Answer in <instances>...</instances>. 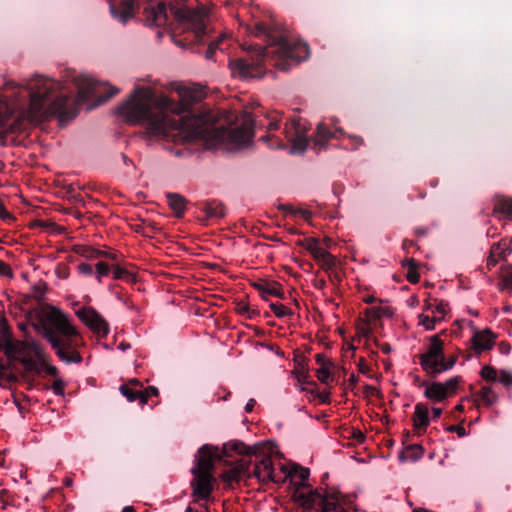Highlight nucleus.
I'll list each match as a JSON object with an SVG mask.
<instances>
[{
  "instance_id": "obj_43",
  "label": "nucleus",
  "mask_w": 512,
  "mask_h": 512,
  "mask_svg": "<svg viewBox=\"0 0 512 512\" xmlns=\"http://www.w3.org/2000/svg\"><path fill=\"white\" fill-rule=\"evenodd\" d=\"M51 388L55 395H64L65 384L61 379H55L51 385Z\"/></svg>"
},
{
  "instance_id": "obj_7",
  "label": "nucleus",
  "mask_w": 512,
  "mask_h": 512,
  "mask_svg": "<svg viewBox=\"0 0 512 512\" xmlns=\"http://www.w3.org/2000/svg\"><path fill=\"white\" fill-rule=\"evenodd\" d=\"M457 359L456 354L445 355L444 341L436 334L429 337L425 351L419 355V364L426 374L436 376L452 369Z\"/></svg>"
},
{
  "instance_id": "obj_18",
  "label": "nucleus",
  "mask_w": 512,
  "mask_h": 512,
  "mask_svg": "<svg viewBox=\"0 0 512 512\" xmlns=\"http://www.w3.org/2000/svg\"><path fill=\"white\" fill-rule=\"evenodd\" d=\"M254 135L252 127L246 123L230 129L227 132V139L236 146H243L250 142Z\"/></svg>"
},
{
  "instance_id": "obj_6",
  "label": "nucleus",
  "mask_w": 512,
  "mask_h": 512,
  "mask_svg": "<svg viewBox=\"0 0 512 512\" xmlns=\"http://www.w3.org/2000/svg\"><path fill=\"white\" fill-rule=\"evenodd\" d=\"M4 352L9 360L19 361L28 372H39V365L45 364V350L35 340H16L0 314V353Z\"/></svg>"
},
{
  "instance_id": "obj_10",
  "label": "nucleus",
  "mask_w": 512,
  "mask_h": 512,
  "mask_svg": "<svg viewBox=\"0 0 512 512\" xmlns=\"http://www.w3.org/2000/svg\"><path fill=\"white\" fill-rule=\"evenodd\" d=\"M461 382V378L459 376L452 377L445 382H426L422 381L419 384V387L424 388V396L426 399L439 403L447 399L448 397L453 396L457 388Z\"/></svg>"
},
{
  "instance_id": "obj_24",
  "label": "nucleus",
  "mask_w": 512,
  "mask_h": 512,
  "mask_svg": "<svg viewBox=\"0 0 512 512\" xmlns=\"http://www.w3.org/2000/svg\"><path fill=\"white\" fill-rule=\"evenodd\" d=\"M207 218H223L226 215V207L221 201L212 200L206 202L202 208Z\"/></svg>"
},
{
  "instance_id": "obj_52",
  "label": "nucleus",
  "mask_w": 512,
  "mask_h": 512,
  "mask_svg": "<svg viewBox=\"0 0 512 512\" xmlns=\"http://www.w3.org/2000/svg\"><path fill=\"white\" fill-rule=\"evenodd\" d=\"M153 14L155 21H159L160 17L165 18V5L160 3L157 7L153 8Z\"/></svg>"
},
{
  "instance_id": "obj_61",
  "label": "nucleus",
  "mask_w": 512,
  "mask_h": 512,
  "mask_svg": "<svg viewBox=\"0 0 512 512\" xmlns=\"http://www.w3.org/2000/svg\"><path fill=\"white\" fill-rule=\"evenodd\" d=\"M309 392L314 396V397H319L321 399V402L322 403H327L329 401V394H316L314 390H309Z\"/></svg>"
},
{
  "instance_id": "obj_23",
  "label": "nucleus",
  "mask_w": 512,
  "mask_h": 512,
  "mask_svg": "<svg viewBox=\"0 0 512 512\" xmlns=\"http://www.w3.org/2000/svg\"><path fill=\"white\" fill-rule=\"evenodd\" d=\"M510 251L505 242L494 244L487 259V267H494L500 260H505Z\"/></svg>"
},
{
  "instance_id": "obj_28",
  "label": "nucleus",
  "mask_w": 512,
  "mask_h": 512,
  "mask_svg": "<svg viewBox=\"0 0 512 512\" xmlns=\"http://www.w3.org/2000/svg\"><path fill=\"white\" fill-rule=\"evenodd\" d=\"M441 321V316L431 315L429 312H423L418 315V324L426 331L433 330L438 322Z\"/></svg>"
},
{
  "instance_id": "obj_20",
  "label": "nucleus",
  "mask_w": 512,
  "mask_h": 512,
  "mask_svg": "<svg viewBox=\"0 0 512 512\" xmlns=\"http://www.w3.org/2000/svg\"><path fill=\"white\" fill-rule=\"evenodd\" d=\"M474 351L480 354L483 351L489 350L494 345V335L489 329L476 331L471 339Z\"/></svg>"
},
{
  "instance_id": "obj_33",
  "label": "nucleus",
  "mask_w": 512,
  "mask_h": 512,
  "mask_svg": "<svg viewBox=\"0 0 512 512\" xmlns=\"http://www.w3.org/2000/svg\"><path fill=\"white\" fill-rule=\"evenodd\" d=\"M480 376L483 380L495 384L498 379V371L492 366L486 365L482 367Z\"/></svg>"
},
{
  "instance_id": "obj_37",
  "label": "nucleus",
  "mask_w": 512,
  "mask_h": 512,
  "mask_svg": "<svg viewBox=\"0 0 512 512\" xmlns=\"http://www.w3.org/2000/svg\"><path fill=\"white\" fill-rule=\"evenodd\" d=\"M500 277H501V281L499 283L500 288L501 289L510 288L512 285V273L509 271L508 268L501 267Z\"/></svg>"
},
{
  "instance_id": "obj_55",
  "label": "nucleus",
  "mask_w": 512,
  "mask_h": 512,
  "mask_svg": "<svg viewBox=\"0 0 512 512\" xmlns=\"http://www.w3.org/2000/svg\"><path fill=\"white\" fill-rule=\"evenodd\" d=\"M447 430H448V431H450V432H455V433H457V434H458V436H460V437H462V436H464V435L466 434V432H465V428H464V427H462V426H459V425H456V426H455V425L449 426V427L447 428Z\"/></svg>"
},
{
  "instance_id": "obj_35",
  "label": "nucleus",
  "mask_w": 512,
  "mask_h": 512,
  "mask_svg": "<svg viewBox=\"0 0 512 512\" xmlns=\"http://www.w3.org/2000/svg\"><path fill=\"white\" fill-rule=\"evenodd\" d=\"M331 368L332 366H323L316 370V377L321 383L328 384L333 380Z\"/></svg>"
},
{
  "instance_id": "obj_36",
  "label": "nucleus",
  "mask_w": 512,
  "mask_h": 512,
  "mask_svg": "<svg viewBox=\"0 0 512 512\" xmlns=\"http://www.w3.org/2000/svg\"><path fill=\"white\" fill-rule=\"evenodd\" d=\"M385 314V309L381 306H374L365 310L367 321H374L380 319Z\"/></svg>"
},
{
  "instance_id": "obj_3",
  "label": "nucleus",
  "mask_w": 512,
  "mask_h": 512,
  "mask_svg": "<svg viewBox=\"0 0 512 512\" xmlns=\"http://www.w3.org/2000/svg\"><path fill=\"white\" fill-rule=\"evenodd\" d=\"M256 60L236 59L230 63L234 74L241 78L260 75L265 59L279 70L286 71L292 62L305 61L310 56L309 46L305 42L280 39L268 47L258 46Z\"/></svg>"
},
{
  "instance_id": "obj_54",
  "label": "nucleus",
  "mask_w": 512,
  "mask_h": 512,
  "mask_svg": "<svg viewBox=\"0 0 512 512\" xmlns=\"http://www.w3.org/2000/svg\"><path fill=\"white\" fill-rule=\"evenodd\" d=\"M118 92H119V90H118L117 88H115V87H111V88L109 89V92H108V94H107V95H105V96H100V98H99V100H98V103H99V104H102V103H104V102L108 101L110 98H112L113 96H115Z\"/></svg>"
},
{
  "instance_id": "obj_26",
  "label": "nucleus",
  "mask_w": 512,
  "mask_h": 512,
  "mask_svg": "<svg viewBox=\"0 0 512 512\" xmlns=\"http://www.w3.org/2000/svg\"><path fill=\"white\" fill-rule=\"evenodd\" d=\"M278 208H279V210L285 212L286 214H289V215L295 216V217L299 216L307 222H310L312 219V216H313V214L310 210L303 209V208H295L290 204H281V205H279Z\"/></svg>"
},
{
  "instance_id": "obj_38",
  "label": "nucleus",
  "mask_w": 512,
  "mask_h": 512,
  "mask_svg": "<svg viewBox=\"0 0 512 512\" xmlns=\"http://www.w3.org/2000/svg\"><path fill=\"white\" fill-rule=\"evenodd\" d=\"M370 333H371V327L369 325V321L362 320L361 322H359L357 324L356 335L358 337L368 338Z\"/></svg>"
},
{
  "instance_id": "obj_53",
  "label": "nucleus",
  "mask_w": 512,
  "mask_h": 512,
  "mask_svg": "<svg viewBox=\"0 0 512 512\" xmlns=\"http://www.w3.org/2000/svg\"><path fill=\"white\" fill-rule=\"evenodd\" d=\"M40 368H43L45 369L46 373L51 375V376H56L57 373H58V369L56 366H53V365H49L47 363V357L45 356V364L44 365H39V369Z\"/></svg>"
},
{
  "instance_id": "obj_32",
  "label": "nucleus",
  "mask_w": 512,
  "mask_h": 512,
  "mask_svg": "<svg viewBox=\"0 0 512 512\" xmlns=\"http://www.w3.org/2000/svg\"><path fill=\"white\" fill-rule=\"evenodd\" d=\"M119 390L128 401L133 402L138 400L141 404L142 389L134 388L130 385H121Z\"/></svg>"
},
{
  "instance_id": "obj_34",
  "label": "nucleus",
  "mask_w": 512,
  "mask_h": 512,
  "mask_svg": "<svg viewBox=\"0 0 512 512\" xmlns=\"http://www.w3.org/2000/svg\"><path fill=\"white\" fill-rule=\"evenodd\" d=\"M269 307L278 318H284L292 315V310L281 303H270Z\"/></svg>"
},
{
  "instance_id": "obj_21",
  "label": "nucleus",
  "mask_w": 512,
  "mask_h": 512,
  "mask_svg": "<svg viewBox=\"0 0 512 512\" xmlns=\"http://www.w3.org/2000/svg\"><path fill=\"white\" fill-rule=\"evenodd\" d=\"M475 404L479 406L489 407L498 399V392L492 385L482 386L481 389L472 395Z\"/></svg>"
},
{
  "instance_id": "obj_4",
  "label": "nucleus",
  "mask_w": 512,
  "mask_h": 512,
  "mask_svg": "<svg viewBox=\"0 0 512 512\" xmlns=\"http://www.w3.org/2000/svg\"><path fill=\"white\" fill-rule=\"evenodd\" d=\"M44 317L50 327L44 329L43 335L56 355L65 363L81 362L77 348L83 344V338L68 316L59 308L50 307Z\"/></svg>"
},
{
  "instance_id": "obj_14",
  "label": "nucleus",
  "mask_w": 512,
  "mask_h": 512,
  "mask_svg": "<svg viewBox=\"0 0 512 512\" xmlns=\"http://www.w3.org/2000/svg\"><path fill=\"white\" fill-rule=\"evenodd\" d=\"M306 249L312 254L313 258L319 263L324 271H332L336 268V258L326 249L320 246L318 239H306Z\"/></svg>"
},
{
  "instance_id": "obj_27",
  "label": "nucleus",
  "mask_w": 512,
  "mask_h": 512,
  "mask_svg": "<svg viewBox=\"0 0 512 512\" xmlns=\"http://www.w3.org/2000/svg\"><path fill=\"white\" fill-rule=\"evenodd\" d=\"M334 137L333 131L324 123H319L316 128L315 145L324 146L325 142Z\"/></svg>"
},
{
  "instance_id": "obj_5",
  "label": "nucleus",
  "mask_w": 512,
  "mask_h": 512,
  "mask_svg": "<svg viewBox=\"0 0 512 512\" xmlns=\"http://www.w3.org/2000/svg\"><path fill=\"white\" fill-rule=\"evenodd\" d=\"M176 92L178 93L179 96L178 103H175L172 99H170L167 96L159 97L158 103L162 107L163 112L167 111V114L170 115V118L175 119L178 122V124L181 122L182 119L190 117L202 118L204 120V127L207 129V136L185 137L182 131L177 129L175 130V132H173V141L177 142V138L183 141H191L194 139H212L220 136V132L218 131V129H215L213 127V125L209 122L205 115H181L186 110H188L189 107H191L193 104L198 103L205 98L206 92L204 87L199 84L179 85L176 88Z\"/></svg>"
},
{
  "instance_id": "obj_31",
  "label": "nucleus",
  "mask_w": 512,
  "mask_h": 512,
  "mask_svg": "<svg viewBox=\"0 0 512 512\" xmlns=\"http://www.w3.org/2000/svg\"><path fill=\"white\" fill-rule=\"evenodd\" d=\"M10 117L9 108L7 104L0 101V134L6 133L10 128Z\"/></svg>"
},
{
  "instance_id": "obj_64",
  "label": "nucleus",
  "mask_w": 512,
  "mask_h": 512,
  "mask_svg": "<svg viewBox=\"0 0 512 512\" xmlns=\"http://www.w3.org/2000/svg\"><path fill=\"white\" fill-rule=\"evenodd\" d=\"M442 415V409L439 407H433L432 408V418L433 419H439Z\"/></svg>"
},
{
  "instance_id": "obj_56",
  "label": "nucleus",
  "mask_w": 512,
  "mask_h": 512,
  "mask_svg": "<svg viewBox=\"0 0 512 512\" xmlns=\"http://www.w3.org/2000/svg\"><path fill=\"white\" fill-rule=\"evenodd\" d=\"M238 478V473L234 470L229 471L223 475V480L227 482L236 481Z\"/></svg>"
},
{
  "instance_id": "obj_59",
  "label": "nucleus",
  "mask_w": 512,
  "mask_h": 512,
  "mask_svg": "<svg viewBox=\"0 0 512 512\" xmlns=\"http://www.w3.org/2000/svg\"><path fill=\"white\" fill-rule=\"evenodd\" d=\"M349 138L351 140V144L356 149L363 144V139L360 136L353 135V136H349Z\"/></svg>"
},
{
  "instance_id": "obj_39",
  "label": "nucleus",
  "mask_w": 512,
  "mask_h": 512,
  "mask_svg": "<svg viewBox=\"0 0 512 512\" xmlns=\"http://www.w3.org/2000/svg\"><path fill=\"white\" fill-rule=\"evenodd\" d=\"M95 267L98 283H101L102 277L107 276L109 274L110 266L106 262L99 261Z\"/></svg>"
},
{
  "instance_id": "obj_62",
  "label": "nucleus",
  "mask_w": 512,
  "mask_h": 512,
  "mask_svg": "<svg viewBox=\"0 0 512 512\" xmlns=\"http://www.w3.org/2000/svg\"><path fill=\"white\" fill-rule=\"evenodd\" d=\"M414 246V241L413 240H409V239H404L403 242H402V248L406 251V252H409L410 248Z\"/></svg>"
},
{
  "instance_id": "obj_58",
  "label": "nucleus",
  "mask_w": 512,
  "mask_h": 512,
  "mask_svg": "<svg viewBox=\"0 0 512 512\" xmlns=\"http://www.w3.org/2000/svg\"><path fill=\"white\" fill-rule=\"evenodd\" d=\"M414 234L417 237H423L428 234V228L424 226H418L414 228Z\"/></svg>"
},
{
  "instance_id": "obj_11",
  "label": "nucleus",
  "mask_w": 512,
  "mask_h": 512,
  "mask_svg": "<svg viewBox=\"0 0 512 512\" xmlns=\"http://www.w3.org/2000/svg\"><path fill=\"white\" fill-rule=\"evenodd\" d=\"M79 320L98 338H105L110 333L108 321L93 307H82L76 311Z\"/></svg>"
},
{
  "instance_id": "obj_30",
  "label": "nucleus",
  "mask_w": 512,
  "mask_h": 512,
  "mask_svg": "<svg viewBox=\"0 0 512 512\" xmlns=\"http://www.w3.org/2000/svg\"><path fill=\"white\" fill-rule=\"evenodd\" d=\"M72 250L76 254H78L86 259H90V260L97 259V258L101 257V254H102L101 250L95 249L88 245H74Z\"/></svg>"
},
{
  "instance_id": "obj_51",
  "label": "nucleus",
  "mask_w": 512,
  "mask_h": 512,
  "mask_svg": "<svg viewBox=\"0 0 512 512\" xmlns=\"http://www.w3.org/2000/svg\"><path fill=\"white\" fill-rule=\"evenodd\" d=\"M357 368L360 373L366 374V375L370 371V366L368 365L367 361L363 357L359 358L358 363H357Z\"/></svg>"
},
{
  "instance_id": "obj_63",
  "label": "nucleus",
  "mask_w": 512,
  "mask_h": 512,
  "mask_svg": "<svg viewBox=\"0 0 512 512\" xmlns=\"http://www.w3.org/2000/svg\"><path fill=\"white\" fill-rule=\"evenodd\" d=\"M248 310H249L248 304H246V303H238L237 304V311L240 314H245L246 312H248Z\"/></svg>"
},
{
  "instance_id": "obj_40",
  "label": "nucleus",
  "mask_w": 512,
  "mask_h": 512,
  "mask_svg": "<svg viewBox=\"0 0 512 512\" xmlns=\"http://www.w3.org/2000/svg\"><path fill=\"white\" fill-rule=\"evenodd\" d=\"M496 383L502 384L504 387H509L512 385V373L501 370L498 372V379Z\"/></svg>"
},
{
  "instance_id": "obj_12",
  "label": "nucleus",
  "mask_w": 512,
  "mask_h": 512,
  "mask_svg": "<svg viewBox=\"0 0 512 512\" xmlns=\"http://www.w3.org/2000/svg\"><path fill=\"white\" fill-rule=\"evenodd\" d=\"M286 138L291 142V150L293 153H303L307 146L308 140L305 136L306 128L300 119H291L286 123L284 128Z\"/></svg>"
},
{
  "instance_id": "obj_48",
  "label": "nucleus",
  "mask_w": 512,
  "mask_h": 512,
  "mask_svg": "<svg viewBox=\"0 0 512 512\" xmlns=\"http://www.w3.org/2000/svg\"><path fill=\"white\" fill-rule=\"evenodd\" d=\"M315 360L319 367L332 366L331 360L328 357H326V355L323 353L316 354Z\"/></svg>"
},
{
  "instance_id": "obj_44",
  "label": "nucleus",
  "mask_w": 512,
  "mask_h": 512,
  "mask_svg": "<svg viewBox=\"0 0 512 512\" xmlns=\"http://www.w3.org/2000/svg\"><path fill=\"white\" fill-rule=\"evenodd\" d=\"M56 275L61 279H67L70 275L69 267L66 264L60 263L55 269Z\"/></svg>"
},
{
  "instance_id": "obj_41",
  "label": "nucleus",
  "mask_w": 512,
  "mask_h": 512,
  "mask_svg": "<svg viewBox=\"0 0 512 512\" xmlns=\"http://www.w3.org/2000/svg\"><path fill=\"white\" fill-rule=\"evenodd\" d=\"M158 393V389L154 386H149L145 389H142L141 405L146 404L150 397L158 396Z\"/></svg>"
},
{
  "instance_id": "obj_57",
  "label": "nucleus",
  "mask_w": 512,
  "mask_h": 512,
  "mask_svg": "<svg viewBox=\"0 0 512 512\" xmlns=\"http://www.w3.org/2000/svg\"><path fill=\"white\" fill-rule=\"evenodd\" d=\"M235 450H237L240 454H251L252 453V449L248 446H245L242 443L236 444Z\"/></svg>"
},
{
  "instance_id": "obj_50",
  "label": "nucleus",
  "mask_w": 512,
  "mask_h": 512,
  "mask_svg": "<svg viewBox=\"0 0 512 512\" xmlns=\"http://www.w3.org/2000/svg\"><path fill=\"white\" fill-rule=\"evenodd\" d=\"M77 270L80 274L82 275H86V276H90L93 274V268L90 264L88 263H80L78 266H77Z\"/></svg>"
},
{
  "instance_id": "obj_1",
  "label": "nucleus",
  "mask_w": 512,
  "mask_h": 512,
  "mask_svg": "<svg viewBox=\"0 0 512 512\" xmlns=\"http://www.w3.org/2000/svg\"><path fill=\"white\" fill-rule=\"evenodd\" d=\"M159 98L154 99L149 90L137 89L131 97L115 109V113L129 124L147 121L146 132L152 137L173 138V132L179 129L185 137L207 136L202 118L190 117L178 122L171 119L167 111L163 112Z\"/></svg>"
},
{
  "instance_id": "obj_17",
  "label": "nucleus",
  "mask_w": 512,
  "mask_h": 512,
  "mask_svg": "<svg viewBox=\"0 0 512 512\" xmlns=\"http://www.w3.org/2000/svg\"><path fill=\"white\" fill-rule=\"evenodd\" d=\"M252 286L259 292L261 298L265 301H268L269 296H275L277 298H284V291L281 286L276 281H264L260 280L258 282H254Z\"/></svg>"
},
{
  "instance_id": "obj_25",
  "label": "nucleus",
  "mask_w": 512,
  "mask_h": 512,
  "mask_svg": "<svg viewBox=\"0 0 512 512\" xmlns=\"http://www.w3.org/2000/svg\"><path fill=\"white\" fill-rule=\"evenodd\" d=\"M402 267L407 270L406 279L411 284H416L420 280V275L417 270L416 261L413 258H406L401 262Z\"/></svg>"
},
{
  "instance_id": "obj_9",
  "label": "nucleus",
  "mask_w": 512,
  "mask_h": 512,
  "mask_svg": "<svg viewBox=\"0 0 512 512\" xmlns=\"http://www.w3.org/2000/svg\"><path fill=\"white\" fill-rule=\"evenodd\" d=\"M209 11L205 7L197 9H180L177 12L178 19L183 27L194 33L197 41H200L206 32Z\"/></svg>"
},
{
  "instance_id": "obj_15",
  "label": "nucleus",
  "mask_w": 512,
  "mask_h": 512,
  "mask_svg": "<svg viewBox=\"0 0 512 512\" xmlns=\"http://www.w3.org/2000/svg\"><path fill=\"white\" fill-rule=\"evenodd\" d=\"M412 423L416 435L420 436L426 432L430 424L429 408L427 404L419 402L415 405Z\"/></svg>"
},
{
  "instance_id": "obj_45",
  "label": "nucleus",
  "mask_w": 512,
  "mask_h": 512,
  "mask_svg": "<svg viewBox=\"0 0 512 512\" xmlns=\"http://www.w3.org/2000/svg\"><path fill=\"white\" fill-rule=\"evenodd\" d=\"M133 16V3L131 1L125 2L123 5V15L121 19L126 21Z\"/></svg>"
},
{
  "instance_id": "obj_16",
  "label": "nucleus",
  "mask_w": 512,
  "mask_h": 512,
  "mask_svg": "<svg viewBox=\"0 0 512 512\" xmlns=\"http://www.w3.org/2000/svg\"><path fill=\"white\" fill-rule=\"evenodd\" d=\"M254 476L261 482H275L274 468L271 457L263 456L255 462Z\"/></svg>"
},
{
  "instance_id": "obj_13",
  "label": "nucleus",
  "mask_w": 512,
  "mask_h": 512,
  "mask_svg": "<svg viewBox=\"0 0 512 512\" xmlns=\"http://www.w3.org/2000/svg\"><path fill=\"white\" fill-rule=\"evenodd\" d=\"M305 505L319 512H346L341 500L335 495L314 493L308 497Z\"/></svg>"
},
{
  "instance_id": "obj_29",
  "label": "nucleus",
  "mask_w": 512,
  "mask_h": 512,
  "mask_svg": "<svg viewBox=\"0 0 512 512\" xmlns=\"http://www.w3.org/2000/svg\"><path fill=\"white\" fill-rule=\"evenodd\" d=\"M168 203L177 216L182 215L186 209V201L179 194H168Z\"/></svg>"
},
{
  "instance_id": "obj_49",
  "label": "nucleus",
  "mask_w": 512,
  "mask_h": 512,
  "mask_svg": "<svg viewBox=\"0 0 512 512\" xmlns=\"http://www.w3.org/2000/svg\"><path fill=\"white\" fill-rule=\"evenodd\" d=\"M0 276H3V277H12L13 276L11 267L3 260H0Z\"/></svg>"
},
{
  "instance_id": "obj_8",
  "label": "nucleus",
  "mask_w": 512,
  "mask_h": 512,
  "mask_svg": "<svg viewBox=\"0 0 512 512\" xmlns=\"http://www.w3.org/2000/svg\"><path fill=\"white\" fill-rule=\"evenodd\" d=\"M214 469L213 457L208 447L203 446L199 450V458L196 467L191 472L194 476L191 481L192 495L200 500H207L212 493L215 478L212 475Z\"/></svg>"
},
{
  "instance_id": "obj_2",
  "label": "nucleus",
  "mask_w": 512,
  "mask_h": 512,
  "mask_svg": "<svg viewBox=\"0 0 512 512\" xmlns=\"http://www.w3.org/2000/svg\"><path fill=\"white\" fill-rule=\"evenodd\" d=\"M86 88L80 87L78 98L61 93L56 95L58 84L54 81L35 77L28 84L30 105L28 118L31 122L39 123L51 115H57L61 122L74 118L77 114V105L85 97L94 96L104 86L90 78L83 79Z\"/></svg>"
},
{
  "instance_id": "obj_60",
  "label": "nucleus",
  "mask_w": 512,
  "mask_h": 512,
  "mask_svg": "<svg viewBox=\"0 0 512 512\" xmlns=\"http://www.w3.org/2000/svg\"><path fill=\"white\" fill-rule=\"evenodd\" d=\"M7 218H11V215L10 213L6 210L5 206L3 205V203L0 201V219H7Z\"/></svg>"
},
{
  "instance_id": "obj_42",
  "label": "nucleus",
  "mask_w": 512,
  "mask_h": 512,
  "mask_svg": "<svg viewBox=\"0 0 512 512\" xmlns=\"http://www.w3.org/2000/svg\"><path fill=\"white\" fill-rule=\"evenodd\" d=\"M268 33V27L263 22L255 23L254 27L251 30V34L255 37L266 36Z\"/></svg>"
},
{
  "instance_id": "obj_19",
  "label": "nucleus",
  "mask_w": 512,
  "mask_h": 512,
  "mask_svg": "<svg viewBox=\"0 0 512 512\" xmlns=\"http://www.w3.org/2000/svg\"><path fill=\"white\" fill-rule=\"evenodd\" d=\"M492 215L499 220L512 219V200L508 197L497 195L493 198Z\"/></svg>"
},
{
  "instance_id": "obj_47",
  "label": "nucleus",
  "mask_w": 512,
  "mask_h": 512,
  "mask_svg": "<svg viewBox=\"0 0 512 512\" xmlns=\"http://www.w3.org/2000/svg\"><path fill=\"white\" fill-rule=\"evenodd\" d=\"M129 275V272L125 269V268H122L120 266H115L113 268V278L115 280H120V279H124L126 278L127 276Z\"/></svg>"
},
{
  "instance_id": "obj_46",
  "label": "nucleus",
  "mask_w": 512,
  "mask_h": 512,
  "mask_svg": "<svg viewBox=\"0 0 512 512\" xmlns=\"http://www.w3.org/2000/svg\"><path fill=\"white\" fill-rule=\"evenodd\" d=\"M314 493H319L318 491H311L309 492L308 494H304V493H301L299 495V499L301 501V505L303 506V508L305 509L306 512H319L316 508H312V507H307L305 505V502L306 500L308 499V497L311 495V494H314Z\"/></svg>"
},
{
  "instance_id": "obj_22",
  "label": "nucleus",
  "mask_w": 512,
  "mask_h": 512,
  "mask_svg": "<svg viewBox=\"0 0 512 512\" xmlns=\"http://www.w3.org/2000/svg\"><path fill=\"white\" fill-rule=\"evenodd\" d=\"M423 310L431 315L441 316L442 321L448 311V304L443 300L428 298L424 301Z\"/></svg>"
}]
</instances>
